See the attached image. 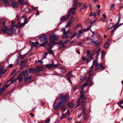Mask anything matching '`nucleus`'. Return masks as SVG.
Masks as SVG:
<instances>
[{"instance_id": "54", "label": "nucleus", "mask_w": 123, "mask_h": 123, "mask_svg": "<svg viewBox=\"0 0 123 123\" xmlns=\"http://www.w3.org/2000/svg\"><path fill=\"white\" fill-rule=\"evenodd\" d=\"M72 24L71 23L69 22H68L66 25L67 27H69L70 25L71 24Z\"/></svg>"}, {"instance_id": "57", "label": "nucleus", "mask_w": 123, "mask_h": 123, "mask_svg": "<svg viewBox=\"0 0 123 123\" xmlns=\"http://www.w3.org/2000/svg\"><path fill=\"white\" fill-rule=\"evenodd\" d=\"M28 71H29V72L31 73V72H32L34 70L32 68H30L29 70H28Z\"/></svg>"}, {"instance_id": "50", "label": "nucleus", "mask_w": 123, "mask_h": 123, "mask_svg": "<svg viewBox=\"0 0 123 123\" xmlns=\"http://www.w3.org/2000/svg\"><path fill=\"white\" fill-rule=\"evenodd\" d=\"M18 61H19V59H18V58L16 60L15 62L14 63L15 65H17L18 63Z\"/></svg>"}, {"instance_id": "8", "label": "nucleus", "mask_w": 123, "mask_h": 123, "mask_svg": "<svg viewBox=\"0 0 123 123\" xmlns=\"http://www.w3.org/2000/svg\"><path fill=\"white\" fill-rule=\"evenodd\" d=\"M72 74L71 72H69L67 74V79L68 80L70 84H72V82L71 80L70 79V77H72Z\"/></svg>"}, {"instance_id": "49", "label": "nucleus", "mask_w": 123, "mask_h": 123, "mask_svg": "<svg viewBox=\"0 0 123 123\" xmlns=\"http://www.w3.org/2000/svg\"><path fill=\"white\" fill-rule=\"evenodd\" d=\"M114 26H115V25H113V26H111L110 25L107 28V30H109L111 28H113V27H114Z\"/></svg>"}, {"instance_id": "24", "label": "nucleus", "mask_w": 123, "mask_h": 123, "mask_svg": "<svg viewBox=\"0 0 123 123\" xmlns=\"http://www.w3.org/2000/svg\"><path fill=\"white\" fill-rule=\"evenodd\" d=\"M48 55V53H44L42 55V59H44L46 58V56Z\"/></svg>"}, {"instance_id": "20", "label": "nucleus", "mask_w": 123, "mask_h": 123, "mask_svg": "<svg viewBox=\"0 0 123 123\" xmlns=\"http://www.w3.org/2000/svg\"><path fill=\"white\" fill-rule=\"evenodd\" d=\"M77 0H74V3L73 4V7L75 8H76V6L78 4Z\"/></svg>"}, {"instance_id": "13", "label": "nucleus", "mask_w": 123, "mask_h": 123, "mask_svg": "<svg viewBox=\"0 0 123 123\" xmlns=\"http://www.w3.org/2000/svg\"><path fill=\"white\" fill-rule=\"evenodd\" d=\"M11 6L13 8H17L18 6V2H13L11 4Z\"/></svg>"}, {"instance_id": "53", "label": "nucleus", "mask_w": 123, "mask_h": 123, "mask_svg": "<svg viewBox=\"0 0 123 123\" xmlns=\"http://www.w3.org/2000/svg\"><path fill=\"white\" fill-rule=\"evenodd\" d=\"M18 25H13V26H12V27H14L15 29H17L18 28Z\"/></svg>"}, {"instance_id": "25", "label": "nucleus", "mask_w": 123, "mask_h": 123, "mask_svg": "<svg viewBox=\"0 0 123 123\" xmlns=\"http://www.w3.org/2000/svg\"><path fill=\"white\" fill-rule=\"evenodd\" d=\"M92 42H93V44L94 45H96L98 43V41L96 40H92Z\"/></svg>"}, {"instance_id": "2", "label": "nucleus", "mask_w": 123, "mask_h": 123, "mask_svg": "<svg viewBox=\"0 0 123 123\" xmlns=\"http://www.w3.org/2000/svg\"><path fill=\"white\" fill-rule=\"evenodd\" d=\"M87 110L86 109L85 107L82 108V113L80 115H78V117H81L82 119L84 118V120H86L88 117V115L86 113Z\"/></svg>"}, {"instance_id": "10", "label": "nucleus", "mask_w": 123, "mask_h": 123, "mask_svg": "<svg viewBox=\"0 0 123 123\" xmlns=\"http://www.w3.org/2000/svg\"><path fill=\"white\" fill-rule=\"evenodd\" d=\"M70 16V14H67V17H66L65 16H62V17L60 19V20H63L64 21H66L68 19L69 17Z\"/></svg>"}, {"instance_id": "41", "label": "nucleus", "mask_w": 123, "mask_h": 123, "mask_svg": "<svg viewBox=\"0 0 123 123\" xmlns=\"http://www.w3.org/2000/svg\"><path fill=\"white\" fill-rule=\"evenodd\" d=\"M25 55H21V54L20 55V59H23L25 58Z\"/></svg>"}, {"instance_id": "55", "label": "nucleus", "mask_w": 123, "mask_h": 123, "mask_svg": "<svg viewBox=\"0 0 123 123\" xmlns=\"http://www.w3.org/2000/svg\"><path fill=\"white\" fill-rule=\"evenodd\" d=\"M4 1V3L7 4H9V2L8 0H5Z\"/></svg>"}, {"instance_id": "60", "label": "nucleus", "mask_w": 123, "mask_h": 123, "mask_svg": "<svg viewBox=\"0 0 123 123\" xmlns=\"http://www.w3.org/2000/svg\"><path fill=\"white\" fill-rule=\"evenodd\" d=\"M91 28L90 26L88 27L86 29V31H85V32H86V31H87L89 30Z\"/></svg>"}, {"instance_id": "34", "label": "nucleus", "mask_w": 123, "mask_h": 123, "mask_svg": "<svg viewBox=\"0 0 123 123\" xmlns=\"http://www.w3.org/2000/svg\"><path fill=\"white\" fill-rule=\"evenodd\" d=\"M31 78V76H29L27 78H26L25 79V81H27L30 80Z\"/></svg>"}, {"instance_id": "56", "label": "nucleus", "mask_w": 123, "mask_h": 123, "mask_svg": "<svg viewBox=\"0 0 123 123\" xmlns=\"http://www.w3.org/2000/svg\"><path fill=\"white\" fill-rule=\"evenodd\" d=\"M50 119L49 118L48 119H47L46 120V123H48L50 121Z\"/></svg>"}, {"instance_id": "47", "label": "nucleus", "mask_w": 123, "mask_h": 123, "mask_svg": "<svg viewBox=\"0 0 123 123\" xmlns=\"http://www.w3.org/2000/svg\"><path fill=\"white\" fill-rule=\"evenodd\" d=\"M70 42V41L68 40H67L63 42L64 44H66L69 43Z\"/></svg>"}, {"instance_id": "48", "label": "nucleus", "mask_w": 123, "mask_h": 123, "mask_svg": "<svg viewBox=\"0 0 123 123\" xmlns=\"http://www.w3.org/2000/svg\"><path fill=\"white\" fill-rule=\"evenodd\" d=\"M67 116V115H66L65 114H63L61 117L60 119H63L66 117Z\"/></svg>"}, {"instance_id": "64", "label": "nucleus", "mask_w": 123, "mask_h": 123, "mask_svg": "<svg viewBox=\"0 0 123 123\" xmlns=\"http://www.w3.org/2000/svg\"><path fill=\"white\" fill-rule=\"evenodd\" d=\"M94 38V37L93 36H92L90 38V39L92 41V40H93V39Z\"/></svg>"}, {"instance_id": "15", "label": "nucleus", "mask_w": 123, "mask_h": 123, "mask_svg": "<svg viewBox=\"0 0 123 123\" xmlns=\"http://www.w3.org/2000/svg\"><path fill=\"white\" fill-rule=\"evenodd\" d=\"M42 67H39L36 68L34 70L36 72H38L39 71H42L43 70L42 69Z\"/></svg>"}, {"instance_id": "30", "label": "nucleus", "mask_w": 123, "mask_h": 123, "mask_svg": "<svg viewBox=\"0 0 123 123\" xmlns=\"http://www.w3.org/2000/svg\"><path fill=\"white\" fill-rule=\"evenodd\" d=\"M85 31H86L85 29L83 30H79L78 31V33L79 34H81L83 33L84 32H85Z\"/></svg>"}, {"instance_id": "40", "label": "nucleus", "mask_w": 123, "mask_h": 123, "mask_svg": "<svg viewBox=\"0 0 123 123\" xmlns=\"http://www.w3.org/2000/svg\"><path fill=\"white\" fill-rule=\"evenodd\" d=\"M90 80V78H87L86 79V83L87 84V85L88 86H89V82Z\"/></svg>"}, {"instance_id": "28", "label": "nucleus", "mask_w": 123, "mask_h": 123, "mask_svg": "<svg viewBox=\"0 0 123 123\" xmlns=\"http://www.w3.org/2000/svg\"><path fill=\"white\" fill-rule=\"evenodd\" d=\"M6 71V70L3 69V68H0V73H5Z\"/></svg>"}, {"instance_id": "51", "label": "nucleus", "mask_w": 123, "mask_h": 123, "mask_svg": "<svg viewBox=\"0 0 123 123\" xmlns=\"http://www.w3.org/2000/svg\"><path fill=\"white\" fill-rule=\"evenodd\" d=\"M18 1L19 3L20 4H22L24 2V1L23 0H19Z\"/></svg>"}, {"instance_id": "18", "label": "nucleus", "mask_w": 123, "mask_h": 123, "mask_svg": "<svg viewBox=\"0 0 123 123\" xmlns=\"http://www.w3.org/2000/svg\"><path fill=\"white\" fill-rule=\"evenodd\" d=\"M95 65V67H97L98 66V64L96 61H93L92 65L91 66V68L93 67V66Z\"/></svg>"}, {"instance_id": "59", "label": "nucleus", "mask_w": 123, "mask_h": 123, "mask_svg": "<svg viewBox=\"0 0 123 123\" xmlns=\"http://www.w3.org/2000/svg\"><path fill=\"white\" fill-rule=\"evenodd\" d=\"M115 5L114 4H111V8L112 9L115 6Z\"/></svg>"}, {"instance_id": "17", "label": "nucleus", "mask_w": 123, "mask_h": 123, "mask_svg": "<svg viewBox=\"0 0 123 123\" xmlns=\"http://www.w3.org/2000/svg\"><path fill=\"white\" fill-rule=\"evenodd\" d=\"M76 9V8H75L74 7L72 8L71 9V10L70 11L69 13V14H70V15L71 13H72V15L74 14Z\"/></svg>"}, {"instance_id": "7", "label": "nucleus", "mask_w": 123, "mask_h": 123, "mask_svg": "<svg viewBox=\"0 0 123 123\" xmlns=\"http://www.w3.org/2000/svg\"><path fill=\"white\" fill-rule=\"evenodd\" d=\"M47 45L49 47V48L47 49L49 51V53L51 54H52L54 55V53L53 52L51 49L53 46L54 45H50L49 43H48Z\"/></svg>"}, {"instance_id": "23", "label": "nucleus", "mask_w": 123, "mask_h": 123, "mask_svg": "<svg viewBox=\"0 0 123 123\" xmlns=\"http://www.w3.org/2000/svg\"><path fill=\"white\" fill-rule=\"evenodd\" d=\"M20 76H23L24 77H25L26 75L25 71H22L21 73L19 74Z\"/></svg>"}, {"instance_id": "29", "label": "nucleus", "mask_w": 123, "mask_h": 123, "mask_svg": "<svg viewBox=\"0 0 123 123\" xmlns=\"http://www.w3.org/2000/svg\"><path fill=\"white\" fill-rule=\"evenodd\" d=\"M87 84L86 83H84L82 85L81 88V91H83V89L86 86Z\"/></svg>"}, {"instance_id": "32", "label": "nucleus", "mask_w": 123, "mask_h": 123, "mask_svg": "<svg viewBox=\"0 0 123 123\" xmlns=\"http://www.w3.org/2000/svg\"><path fill=\"white\" fill-rule=\"evenodd\" d=\"M68 106L70 108H72L74 105V104L72 102H70L68 103Z\"/></svg>"}, {"instance_id": "27", "label": "nucleus", "mask_w": 123, "mask_h": 123, "mask_svg": "<svg viewBox=\"0 0 123 123\" xmlns=\"http://www.w3.org/2000/svg\"><path fill=\"white\" fill-rule=\"evenodd\" d=\"M17 80H18L19 81H21L23 80V78L22 76H20L18 77L17 78Z\"/></svg>"}, {"instance_id": "5", "label": "nucleus", "mask_w": 123, "mask_h": 123, "mask_svg": "<svg viewBox=\"0 0 123 123\" xmlns=\"http://www.w3.org/2000/svg\"><path fill=\"white\" fill-rule=\"evenodd\" d=\"M22 18H24V22L23 23H21L20 22H19L18 23V25L19 28L24 26L25 24L27 23L28 21L27 20V18L24 15H23L22 17Z\"/></svg>"}, {"instance_id": "33", "label": "nucleus", "mask_w": 123, "mask_h": 123, "mask_svg": "<svg viewBox=\"0 0 123 123\" xmlns=\"http://www.w3.org/2000/svg\"><path fill=\"white\" fill-rule=\"evenodd\" d=\"M77 32H76L74 33L73 35H72V34L71 33V37L70 38V40H71L73 37H74L77 34Z\"/></svg>"}, {"instance_id": "58", "label": "nucleus", "mask_w": 123, "mask_h": 123, "mask_svg": "<svg viewBox=\"0 0 123 123\" xmlns=\"http://www.w3.org/2000/svg\"><path fill=\"white\" fill-rule=\"evenodd\" d=\"M115 30L114 28L111 31V34L112 35H113V33L114 32V31H115Z\"/></svg>"}, {"instance_id": "1", "label": "nucleus", "mask_w": 123, "mask_h": 123, "mask_svg": "<svg viewBox=\"0 0 123 123\" xmlns=\"http://www.w3.org/2000/svg\"><path fill=\"white\" fill-rule=\"evenodd\" d=\"M59 98V97H58L56 99L53 105L54 108L55 110H57L58 109L59 107L60 106V107L62 110L65 111L67 109L66 106V103H63L61 102H60L58 104L57 101Z\"/></svg>"}, {"instance_id": "21", "label": "nucleus", "mask_w": 123, "mask_h": 123, "mask_svg": "<svg viewBox=\"0 0 123 123\" xmlns=\"http://www.w3.org/2000/svg\"><path fill=\"white\" fill-rule=\"evenodd\" d=\"M63 41H60L58 42V43L59 45H62V48H64L65 47V45L63 44Z\"/></svg>"}, {"instance_id": "63", "label": "nucleus", "mask_w": 123, "mask_h": 123, "mask_svg": "<svg viewBox=\"0 0 123 123\" xmlns=\"http://www.w3.org/2000/svg\"><path fill=\"white\" fill-rule=\"evenodd\" d=\"M69 111L68 110L66 113L65 114L66 115H67V116L69 115Z\"/></svg>"}, {"instance_id": "62", "label": "nucleus", "mask_w": 123, "mask_h": 123, "mask_svg": "<svg viewBox=\"0 0 123 123\" xmlns=\"http://www.w3.org/2000/svg\"><path fill=\"white\" fill-rule=\"evenodd\" d=\"M43 59H42L41 60H39L38 61V62L42 64L43 63V62L42 61V60Z\"/></svg>"}, {"instance_id": "42", "label": "nucleus", "mask_w": 123, "mask_h": 123, "mask_svg": "<svg viewBox=\"0 0 123 123\" xmlns=\"http://www.w3.org/2000/svg\"><path fill=\"white\" fill-rule=\"evenodd\" d=\"M3 26L5 28H7L8 27L5 24V22L3 21L2 22Z\"/></svg>"}, {"instance_id": "3", "label": "nucleus", "mask_w": 123, "mask_h": 123, "mask_svg": "<svg viewBox=\"0 0 123 123\" xmlns=\"http://www.w3.org/2000/svg\"><path fill=\"white\" fill-rule=\"evenodd\" d=\"M50 41L49 43L50 45H53L55 41H57L59 39V37L54 34H52L49 36Z\"/></svg>"}, {"instance_id": "39", "label": "nucleus", "mask_w": 123, "mask_h": 123, "mask_svg": "<svg viewBox=\"0 0 123 123\" xmlns=\"http://www.w3.org/2000/svg\"><path fill=\"white\" fill-rule=\"evenodd\" d=\"M102 52L101 54V58L102 59L105 56L104 52V51H101Z\"/></svg>"}, {"instance_id": "14", "label": "nucleus", "mask_w": 123, "mask_h": 123, "mask_svg": "<svg viewBox=\"0 0 123 123\" xmlns=\"http://www.w3.org/2000/svg\"><path fill=\"white\" fill-rule=\"evenodd\" d=\"M93 55V54H91L88 57L86 60V62H89L92 59Z\"/></svg>"}, {"instance_id": "4", "label": "nucleus", "mask_w": 123, "mask_h": 123, "mask_svg": "<svg viewBox=\"0 0 123 123\" xmlns=\"http://www.w3.org/2000/svg\"><path fill=\"white\" fill-rule=\"evenodd\" d=\"M70 30H69L67 32H66L65 29L64 28L60 30L61 31L63 32V36L62 37V39L65 38H69V37L68 36V35L70 33H69Z\"/></svg>"}, {"instance_id": "6", "label": "nucleus", "mask_w": 123, "mask_h": 123, "mask_svg": "<svg viewBox=\"0 0 123 123\" xmlns=\"http://www.w3.org/2000/svg\"><path fill=\"white\" fill-rule=\"evenodd\" d=\"M60 95L61 97V98H60L61 102L63 103H66L65 102L67 101L68 99V96L67 95L63 96L61 94H60Z\"/></svg>"}, {"instance_id": "52", "label": "nucleus", "mask_w": 123, "mask_h": 123, "mask_svg": "<svg viewBox=\"0 0 123 123\" xmlns=\"http://www.w3.org/2000/svg\"><path fill=\"white\" fill-rule=\"evenodd\" d=\"M25 71L26 76L29 75L30 74V73L28 70H26Z\"/></svg>"}, {"instance_id": "9", "label": "nucleus", "mask_w": 123, "mask_h": 123, "mask_svg": "<svg viewBox=\"0 0 123 123\" xmlns=\"http://www.w3.org/2000/svg\"><path fill=\"white\" fill-rule=\"evenodd\" d=\"M59 65L58 64H54L53 62L52 64H47L46 65V67L47 68H51L52 67H55L58 66Z\"/></svg>"}, {"instance_id": "26", "label": "nucleus", "mask_w": 123, "mask_h": 123, "mask_svg": "<svg viewBox=\"0 0 123 123\" xmlns=\"http://www.w3.org/2000/svg\"><path fill=\"white\" fill-rule=\"evenodd\" d=\"M81 105L82 107H84L86 105L85 100H83L82 101Z\"/></svg>"}, {"instance_id": "44", "label": "nucleus", "mask_w": 123, "mask_h": 123, "mask_svg": "<svg viewBox=\"0 0 123 123\" xmlns=\"http://www.w3.org/2000/svg\"><path fill=\"white\" fill-rule=\"evenodd\" d=\"M100 50L101 49H99L98 50H97V51L96 53H95V54L96 55H98L99 54V52Z\"/></svg>"}, {"instance_id": "46", "label": "nucleus", "mask_w": 123, "mask_h": 123, "mask_svg": "<svg viewBox=\"0 0 123 123\" xmlns=\"http://www.w3.org/2000/svg\"><path fill=\"white\" fill-rule=\"evenodd\" d=\"M60 69L63 73H64L66 72V70L63 68H61Z\"/></svg>"}, {"instance_id": "35", "label": "nucleus", "mask_w": 123, "mask_h": 123, "mask_svg": "<svg viewBox=\"0 0 123 123\" xmlns=\"http://www.w3.org/2000/svg\"><path fill=\"white\" fill-rule=\"evenodd\" d=\"M10 31L11 32L13 33H15L16 32V31L14 30L12 27H11L10 29Z\"/></svg>"}, {"instance_id": "16", "label": "nucleus", "mask_w": 123, "mask_h": 123, "mask_svg": "<svg viewBox=\"0 0 123 123\" xmlns=\"http://www.w3.org/2000/svg\"><path fill=\"white\" fill-rule=\"evenodd\" d=\"M84 91H81L80 92V97L81 99H83V100H85V97L84 95Z\"/></svg>"}, {"instance_id": "11", "label": "nucleus", "mask_w": 123, "mask_h": 123, "mask_svg": "<svg viewBox=\"0 0 123 123\" xmlns=\"http://www.w3.org/2000/svg\"><path fill=\"white\" fill-rule=\"evenodd\" d=\"M9 31V28L8 27L7 28H3L1 31V32L3 33H8Z\"/></svg>"}, {"instance_id": "31", "label": "nucleus", "mask_w": 123, "mask_h": 123, "mask_svg": "<svg viewBox=\"0 0 123 123\" xmlns=\"http://www.w3.org/2000/svg\"><path fill=\"white\" fill-rule=\"evenodd\" d=\"M31 43L33 45V46H36L39 44L38 42H32Z\"/></svg>"}, {"instance_id": "19", "label": "nucleus", "mask_w": 123, "mask_h": 123, "mask_svg": "<svg viewBox=\"0 0 123 123\" xmlns=\"http://www.w3.org/2000/svg\"><path fill=\"white\" fill-rule=\"evenodd\" d=\"M47 38V36L44 35L41 37L40 38V39L42 41H44L46 40Z\"/></svg>"}, {"instance_id": "43", "label": "nucleus", "mask_w": 123, "mask_h": 123, "mask_svg": "<svg viewBox=\"0 0 123 123\" xmlns=\"http://www.w3.org/2000/svg\"><path fill=\"white\" fill-rule=\"evenodd\" d=\"M80 98L77 101V105L76 106V107L80 105Z\"/></svg>"}, {"instance_id": "36", "label": "nucleus", "mask_w": 123, "mask_h": 123, "mask_svg": "<svg viewBox=\"0 0 123 123\" xmlns=\"http://www.w3.org/2000/svg\"><path fill=\"white\" fill-rule=\"evenodd\" d=\"M109 43L108 42H106L105 44L104 47L105 48H107L109 46Z\"/></svg>"}, {"instance_id": "22", "label": "nucleus", "mask_w": 123, "mask_h": 123, "mask_svg": "<svg viewBox=\"0 0 123 123\" xmlns=\"http://www.w3.org/2000/svg\"><path fill=\"white\" fill-rule=\"evenodd\" d=\"M28 60L27 59H26L25 60L22 61L21 62H19V64L20 65H22L23 64H25L26 63V64H27V63L26 62Z\"/></svg>"}, {"instance_id": "61", "label": "nucleus", "mask_w": 123, "mask_h": 123, "mask_svg": "<svg viewBox=\"0 0 123 123\" xmlns=\"http://www.w3.org/2000/svg\"><path fill=\"white\" fill-rule=\"evenodd\" d=\"M31 8H32V9L33 10H35V9H37V8L36 7H34L33 6H31Z\"/></svg>"}, {"instance_id": "38", "label": "nucleus", "mask_w": 123, "mask_h": 123, "mask_svg": "<svg viewBox=\"0 0 123 123\" xmlns=\"http://www.w3.org/2000/svg\"><path fill=\"white\" fill-rule=\"evenodd\" d=\"M74 20V17L72 16L71 18L69 19V22L72 23Z\"/></svg>"}, {"instance_id": "45", "label": "nucleus", "mask_w": 123, "mask_h": 123, "mask_svg": "<svg viewBox=\"0 0 123 123\" xmlns=\"http://www.w3.org/2000/svg\"><path fill=\"white\" fill-rule=\"evenodd\" d=\"M104 65L102 63H101L100 64V66L102 69H104L105 68V66H104Z\"/></svg>"}, {"instance_id": "37", "label": "nucleus", "mask_w": 123, "mask_h": 123, "mask_svg": "<svg viewBox=\"0 0 123 123\" xmlns=\"http://www.w3.org/2000/svg\"><path fill=\"white\" fill-rule=\"evenodd\" d=\"M48 42V41H45L44 42L42 43V44H41L40 45V46H45V44H47Z\"/></svg>"}, {"instance_id": "12", "label": "nucleus", "mask_w": 123, "mask_h": 123, "mask_svg": "<svg viewBox=\"0 0 123 123\" xmlns=\"http://www.w3.org/2000/svg\"><path fill=\"white\" fill-rule=\"evenodd\" d=\"M8 86V85L7 84L4 86L3 87L1 88L0 89V94H2L3 91L7 88Z\"/></svg>"}]
</instances>
